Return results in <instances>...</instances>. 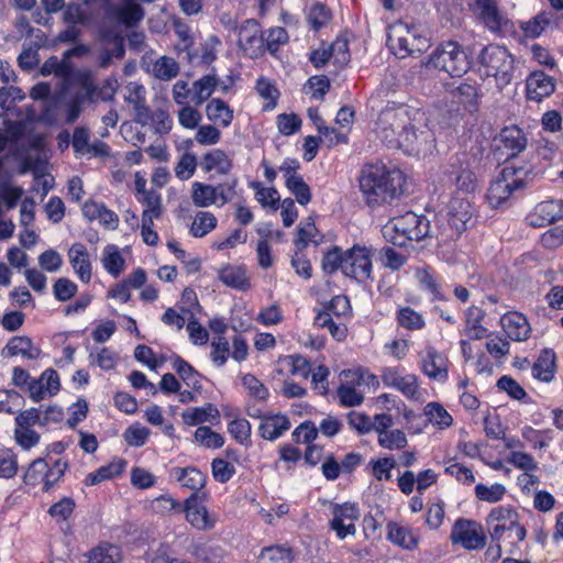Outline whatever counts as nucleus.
<instances>
[{"label":"nucleus","instance_id":"nucleus-1","mask_svg":"<svg viewBox=\"0 0 563 563\" xmlns=\"http://www.w3.org/2000/svg\"><path fill=\"white\" fill-rule=\"evenodd\" d=\"M426 121L420 109L393 103L379 112L374 131L388 147L419 152L431 137Z\"/></svg>","mask_w":563,"mask_h":563},{"label":"nucleus","instance_id":"nucleus-2","mask_svg":"<svg viewBox=\"0 0 563 563\" xmlns=\"http://www.w3.org/2000/svg\"><path fill=\"white\" fill-rule=\"evenodd\" d=\"M405 176L385 165H367L362 169L360 189L371 207L391 202L404 192Z\"/></svg>","mask_w":563,"mask_h":563},{"label":"nucleus","instance_id":"nucleus-3","mask_svg":"<svg viewBox=\"0 0 563 563\" xmlns=\"http://www.w3.org/2000/svg\"><path fill=\"white\" fill-rule=\"evenodd\" d=\"M473 207L468 199L453 197L445 213H440L434 220V239L439 243L455 241L467 229L472 221Z\"/></svg>","mask_w":563,"mask_h":563},{"label":"nucleus","instance_id":"nucleus-4","mask_svg":"<svg viewBox=\"0 0 563 563\" xmlns=\"http://www.w3.org/2000/svg\"><path fill=\"white\" fill-rule=\"evenodd\" d=\"M514 64L515 59L509 51L497 44L483 47L477 56L478 71L485 77H494L500 90L512 80Z\"/></svg>","mask_w":563,"mask_h":563},{"label":"nucleus","instance_id":"nucleus-5","mask_svg":"<svg viewBox=\"0 0 563 563\" xmlns=\"http://www.w3.org/2000/svg\"><path fill=\"white\" fill-rule=\"evenodd\" d=\"M472 62L463 47L454 41L439 45L429 56L428 66L444 71L451 77H462L471 68Z\"/></svg>","mask_w":563,"mask_h":563},{"label":"nucleus","instance_id":"nucleus-6","mask_svg":"<svg viewBox=\"0 0 563 563\" xmlns=\"http://www.w3.org/2000/svg\"><path fill=\"white\" fill-rule=\"evenodd\" d=\"M520 170L512 167H504L499 175L492 180L486 199L492 208H500L507 205L516 190L525 187Z\"/></svg>","mask_w":563,"mask_h":563},{"label":"nucleus","instance_id":"nucleus-7","mask_svg":"<svg viewBox=\"0 0 563 563\" xmlns=\"http://www.w3.org/2000/svg\"><path fill=\"white\" fill-rule=\"evenodd\" d=\"M450 539L453 544L474 551L486 545V534L481 523L475 520L460 518L452 528Z\"/></svg>","mask_w":563,"mask_h":563},{"label":"nucleus","instance_id":"nucleus-8","mask_svg":"<svg viewBox=\"0 0 563 563\" xmlns=\"http://www.w3.org/2000/svg\"><path fill=\"white\" fill-rule=\"evenodd\" d=\"M238 44L251 58H258L265 53L264 32L255 19H247L239 26Z\"/></svg>","mask_w":563,"mask_h":563},{"label":"nucleus","instance_id":"nucleus-9","mask_svg":"<svg viewBox=\"0 0 563 563\" xmlns=\"http://www.w3.org/2000/svg\"><path fill=\"white\" fill-rule=\"evenodd\" d=\"M371 251L365 246L354 245L346 250L343 274L360 283L366 282L372 274Z\"/></svg>","mask_w":563,"mask_h":563},{"label":"nucleus","instance_id":"nucleus-10","mask_svg":"<svg viewBox=\"0 0 563 563\" xmlns=\"http://www.w3.org/2000/svg\"><path fill=\"white\" fill-rule=\"evenodd\" d=\"M332 515L330 528L335 531L338 538L344 539L347 536L355 534V521L360 518V510L355 504H336L333 507Z\"/></svg>","mask_w":563,"mask_h":563},{"label":"nucleus","instance_id":"nucleus-11","mask_svg":"<svg viewBox=\"0 0 563 563\" xmlns=\"http://www.w3.org/2000/svg\"><path fill=\"white\" fill-rule=\"evenodd\" d=\"M494 141L497 150L504 151L507 158L518 156L528 144L526 133L516 124L503 128Z\"/></svg>","mask_w":563,"mask_h":563},{"label":"nucleus","instance_id":"nucleus-12","mask_svg":"<svg viewBox=\"0 0 563 563\" xmlns=\"http://www.w3.org/2000/svg\"><path fill=\"white\" fill-rule=\"evenodd\" d=\"M396 224L406 231L409 241H421L427 238H434V225L424 216H419L412 211L395 216Z\"/></svg>","mask_w":563,"mask_h":563},{"label":"nucleus","instance_id":"nucleus-13","mask_svg":"<svg viewBox=\"0 0 563 563\" xmlns=\"http://www.w3.org/2000/svg\"><path fill=\"white\" fill-rule=\"evenodd\" d=\"M185 512L186 520L200 531L213 529L216 519L209 515L207 507L202 504L198 493H192L184 503L181 512Z\"/></svg>","mask_w":563,"mask_h":563},{"label":"nucleus","instance_id":"nucleus-14","mask_svg":"<svg viewBox=\"0 0 563 563\" xmlns=\"http://www.w3.org/2000/svg\"><path fill=\"white\" fill-rule=\"evenodd\" d=\"M563 218V201L551 199L541 201L534 210L528 214L527 223L532 228L550 225Z\"/></svg>","mask_w":563,"mask_h":563},{"label":"nucleus","instance_id":"nucleus-15","mask_svg":"<svg viewBox=\"0 0 563 563\" xmlns=\"http://www.w3.org/2000/svg\"><path fill=\"white\" fill-rule=\"evenodd\" d=\"M385 386L399 390L407 398H415L418 393V378L415 374L404 375L399 367H385L380 374Z\"/></svg>","mask_w":563,"mask_h":563},{"label":"nucleus","instance_id":"nucleus-16","mask_svg":"<svg viewBox=\"0 0 563 563\" xmlns=\"http://www.w3.org/2000/svg\"><path fill=\"white\" fill-rule=\"evenodd\" d=\"M554 90V79L543 71H533L526 80V91L529 100L540 102L551 96Z\"/></svg>","mask_w":563,"mask_h":563},{"label":"nucleus","instance_id":"nucleus-17","mask_svg":"<svg viewBox=\"0 0 563 563\" xmlns=\"http://www.w3.org/2000/svg\"><path fill=\"white\" fill-rule=\"evenodd\" d=\"M474 11L477 12L478 18L485 26L493 31H500L503 25L507 23V19L499 11L495 0H473Z\"/></svg>","mask_w":563,"mask_h":563},{"label":"nucleus","instance_id":"nucleus-18","mask_svg":"<svg viewBox=\"0 0 563 563\" xmlns=\"http://www.w3.org/2000/svg\"><path fill=\"white\" fill-rule=\"evenodd\" d=\"M408 36H388L389 47L399 58H405L412 54L421 53L428 47V41L423 37H415L407 31Z\"/></svg>","mask_w":563,"mask_h":563},{"label":"nucleus","instance_id":"nucleus-19","mask_svg":"<svg viewBox=\"0 0 563 563\" xmlns=\"http://www.w3.org/2000/svg\"><path fill=\"white\" fill-rule=\"evenodd\" d=\"M422 372L431 379L445 382L449 377L446 357L435 349L428 347L422 358Z\"/></svg>","mask_w":563,"mask_h":563},{"label":"nucleus","instance_id":"nucleus-20","mask_svg":"<svg viewBox=\"0 0 563 563\" xmlns=\"http://www.w3.org/2000/svg\"><path fill=\"white\" fill-rule=\"evenodd\" d=\"M505 333L514 341H525L530 333V324L527 318L517 311L505 313L500 319Z\"/></svg>","mask_w":563,"mask_h":563},{"label":"nucleus","instance_id":"nucleus-21","mask_svg":"<svg viewBox=\"0 0 563 563\" xmlns=\"http://www.w3.org/2000/svg\"><path fill=\"white\" fill-rule=\"evenodd\" d=\"M69 263L78 278L88 284L91 279V263L87 247L81 243H75L68 251Z\"/></svg>","mask_w":563,"mask_h":563},{"label":"nucleus","instance_id":"nucleus-22","mask_svg":"<svg viewBox=\"0 0 563 563\" xmlns=\"http://www.w3.org/2000/svg\"><path fill=\"white\" fill-rule=\"evenodd\" d=\"M515 534L516 541L509 542V549L507 551L511 554L516 552L518 549V543L523 541L527 536V530L523 526H521L518 520H511L508 525L506 523H497L490 531V539L495 543L505 542L506 534Z\"/></svg>","mask_w":563,"mask_h":563},{"label":"nucleus","instance_id":"nucleus-23","mask_svg":"<svg viewBox=\"0 0 563 563\" xmlns=\"http://www.w3.org/2000/svg\"><path fill=\"white\" fill-rule=\"evenodd\" d=\"M290 428L287 416L282 413L264 415L258 427L260 435L268 441H274Z\"/></svg>","mask_w":563,"mask_h":563},{"label":"nucleus","instance_id":"nucleus-24","mask_svg":"<svg viewBox=\"0 0 563 563\" xmlns=\"http://www.w3.org/2000/svg\"><path fill=\"white\" fill-rule=\"evenodd\" d=\"M15 355H22L26 360H36L41 355V350L35 347L26 335L13 336L2 349L1 356L8 358Z\"/></svg>","mask_w":563,"mask_h":563},{"label":"nucleus","instance_id":"nucleus-25","mask_svg":"<svg viewBox=\"0 0 563 563\" xmlns=\"http://www.w3.org/2000/svg\"><path fill=\"white\" fill-rule=\"evenodd\" d=\"M556 355L551 349H543L532 366V376L549 383L554 378Z\"/></svg>","mask_w":563,"mask_h":563},{"label":"nucleus","instance_id":"nucleus-26","mask_svg":"<svg viewBox=\"0 0 563 563\" xmlns=\"http://www.w3.org/2000/svg\"><path fill=\"white\" fill-rule=\"evenodd\" d=\"M103 41L111 42L113 48L103 47L98 54V65L100 68H108L113 58L122 59L125 54L124 40L119 34L104 33Z\"/></svg>","mask_w":563,"mask_h":563},{"label":"nucleus","instance_id":"nucleus-27","mask_svg":"<svg viewBox=\"0 0 563 563\" xmlns=\"http://www.w3.org/2000/svg\"><path fill=\"white\" fill-rule=\"evenodd\" d=\"M218 278L228 287L245 291L251 287L245 268L227 265L219 269Z\"/></svg>","mask_w":563,"mask_h":563},{"label":"nucleus","instance_id":"nucleus-28","mask_svg":"<svg viewBox=\"0 0 563 563\" xmlns=\"http://www.w3.org/2000/svg\"><path fill=\"white\" fill-rule=\"evenodd\" d=\"M206 173L216 170L220 175H227L233 167L228 154L220 148H214L202 156L200 163Z\"/></svg>","mask_w":563,"mask_h":563},{"label":"nucleus","instance_id":"nucleus-29","mask_svg":"<svg viewBox=\"0 0 563 563\" xmlns=\"http://www.w3.org/2000/svg\"><path fill=\"white\" fill-rule=\"evenodd\" d=\"M206 114L210 121L223 128L229 126L233 120V110L219 98H213L208 102Z\"/></svg>","mask_w":563,"mask_h":563},{"label":"nucleus","instance_id":"nucleus-30","mask_svg":"<svg viewBox=\"0 0 563 563\" xmlns=\"http://www.w3.org/2000/svg\"><path fill=\"white\" fill-rule=\"evenodd\" d=\"M294 551L285 544L264 547L257 555L256 563H292Z\"/></svg>","mask_w":563,"mask_h":563},{"label":"nucleus","instance_id":"nucleus-31","mask_svg":"<svg viewBox=\"0 0 563 563\" xmlns=\"http://www.w3.org/2000/svg\"><path fill=\"white\" fill-rule=\"evenodd\" d=\"M125 466L126 462L122 459L113 461L108 465L101 466L97 471L89 473L86 476L85 484L89 486L97 485L106 479L119 476L124 472Z\"/></svg>","mask_w":563,"mask_h":563},{"label":"nucleus","instance_id":"nucleus-32","mask_svg":"<svg viewBox=\"0 0 563 563\" xmlns=\"http://www.w3.org/2000/svg\"><path fill=\"white\" fill-rule=\"evenodd\" d=\"M217 86L218 76L214 73L202 76L192 84L191 101L196 106L202 104L210 98Z\"/></svg>","mask_w":563,"mask_h":563},{"label":"nucleus","instance_id":"nucleus-33","mask_svg":"<svg viewBox=\"0 0 563 563\" xmlns=\"http://www.w3.org/2000/svg\"><path fill=\"white\" fill-rule=\"evenodd\" d=\"M388 539L407 550H412L418 545V538L413 532L406 527L399 526L396 522H389L387 525Z\"/></svg>","mask_w":563,"mask_h":563},{"label":"nucleus","instance_id":"nucleus-34","mask_svg":"<svg viewBox=\"0 0 563 563\" xmlns=\"http://www.w3.org/2000/svg\"><path fill=\"white\" fill-rule=\"evenodd\" d=\"M220 416L218 408L212 404L203 407L187 409L181 413L183 420L188 426H197L206 421L216 420Z\"/></svg>","mask_w":563,"mask_h":563},{"label":"nucleus","instance_id":"nucleus-35","mask_svg":"<svg viewBox=\"0 0 563 563\" xmlns=\"http://www.w3.org/2000/svg\"><path fill=\"white\" fill-rule=\"evenodd\" d=\"M554 14L551 11L543 10L529 21L521 24V30L526 37L536 38L540 36L547 27L553 22Z\"/></svg>","mask_w":563,"mask_h":563},{"label":"nucleus","instance_id":"nucleus-36","mask_svg":"<svg viewBox=\"0 0 563 563\" xmlns=\"http://www.w3.org/2000/svg\"><path fill=\"white\" fill-rule=\"evenodd\" d=\"M104 269L113 277H119L124 271L125 261L114 244H108L101 258Z\"/></svg>","mask_w":563,"mask_h":563},{"label":"nucleus","instance_id":"nucleus-37","mask_svg":"<svg viewBox=\"0 0 563 563\" xmlns=\"http://www.w3.org/2000/svg\"><path fill=\"white\" fill-rule=\"evenodd\" d=\"M216 186L195 181L191 185V200L198 208H207L216 203L217 200Z\"/></svg>","mask_w":563,"mask_h":563},{"label":"nucleus","instance_id":"nucleus-38","mask_svg":"<svg viewBox=\"0 0 563 563\" xmlns=\"http://www.w3.org/2000/svg\"><path fill=\"white\" fill-rule=\"evenodd\" d=\"M485 312L475 306L470 307L465 313L466 334L472 340H479L486 335V329L482 325Z\"/></svg>","mask_w":563,"mask_h":563},{"label":"nucleus","instance_id":"nucleus-39","mask_svg":"<svg viewBox=\"0 0 563 563\" xmlns=\"http://www.w3.org/2000/svg\"><path fill=\"white\" fill-rule=\"evenodd\" d=\"M450 177V181L456 187V189L464 192H474L477 188V177L470 169L444 172Z\"/></svg>","mask_w":563,"mask_h":563},{"label":"nucleus","instance_id":"nucleus-40","mask_svg":"<svg viewBox=\"0 0 563 563\" xmlns=\"http://www.w3.org/2000/svg\"><path fill=\"white\" fill-rule=\"evenodd\" d=\"M146 563H191L175 556L174 550L167 543H161L156 548H150L145 553Z\"/></svg>","mask_w":563,"mask_h":563},{"label":"nucleus","instance_id":"nucleus-41","mask_svg":"<svg viewBox=\"0 0 563 563\" xmlns=\"http://www.w3.org/2000/svg\"><path fill=\"white\" fill-rule=\"evenodd\" d=\"M218 220L209 211H199L190 227V234L194 238H203L217 228Z\"/></svg>","mask_w":563,"mask_h":563},{"label":"nucleus","instance_id":"nucleus-42","mask_svg":"<svg viewBox=\"0 0 563 563\" xmlns=\"http://www.w3.org/2000/svg\"><path fill=\"white\" fill-rule=\"evenodd\" d=\"M318 234V229L314 224V220L312 217H308L305 222L300 223L297 228V238L294 243L296 249L299 252H303V250L308 246L309 241L313 242V238ZM316 244L319 242L314 241Z\"/></svg>","mask_w":563,"mask_h":563},{"label":"nucleus","instance_id":"nucleus-43","mask_svg":"<svg viewBox=\"0 0 563 563\" xmlns=\"http://www.w3.org/2000/svg\"><path fill=\"white\" fill-rule=\"evenodd\" d=\"M117 15L125 26H134L144 18V10L140 4L128 0L125 5L118 9Z\"/></svg>","mask_w":563,"mask_h":563},{"label":"nucleus","instance_id":"nucleus-44","mask_svg":"<svg viewBox=\"0 0 563 563\" xmlns=\"http://www.w3.org/2000/svg\"><path fill=\"white\" fill-rule=\"evenodd\" d=\"M382 233L384 239L399 247L406 246L409 238L406 231L400 225L396 224V218L391 217L388 222L383 227Z\"/></svg>","mask_w":563,"mask_h":563},{"label":"nucleus","instance_id":"nucleus-45","mask_svg":"<svg viewBox=\"0 0 563 563\" xmlns=\"http://www.w3.org/2000/svg\"><path fill=\"white\" fill-rule=\"evenodd\" d=\"M424 415L431 423L440 429L448 428L453 422L452 416L438 402H429L424 407Z\"/></svg>","mask_w":563,"mask_h":563},{"label":"nucleus","instance_id":"nucleus-46","mask_svg":"<svg viewBox=\"0 0 563 563\" xmlns=\"http://www.w3.org/2000/svg\"><path fill=\"white\" fill-rule=\"evenodd\" d=\"M89 561L91 563H120V550L111 544L97 547L90 551Z\"/></svg>","mask_w":563,"mask_h":563},{"label":"nucleus","instance_id":"nucleus-47","mask_svg":"<svg viewBox=\"0 0 563 563\" xmlns=\"http://www.w3.org/2000/svg\"><path fill=\"white\" fill-rule=\"evenodd\" d=\"M506 492V487L498 483L493 484L492 486H487L481 483L477 484L474 489L477 499L490 504L500 501L504 498Z\"/></svg>","mask_w":563,"mask_h":563},{"label":"nucleus","instance_id":"nucleus-48","mask_svg":"<svg viewBox=\"0 0 563 563\" xmlns=\"http://www.w3.org/2000/svg\"><path fill=\"white\" fill-rule=\"evenodd\" d=\"M179 67L172 57L162 56L153 65V74L162 80H169L178 75Z\"/></svg>","mask_w":563,"mask_h":563},{"label":"nucleus","instance_id":"nucleus-49","mask_svg":"<svg viewBox=\"0 0 563 563\" xmlns=\"http://www.w3.org/2000/svg\"><path fill=\"white\" fill-rule=\"evenodd\" d=\"M398 324L408 330H421L426 323L420 313L410 307L400 308L397 312Z\"/></svg>","mask_w":563,"mask_h":563},{"label":"nucleus","instance_id":"nucleus-50","mask_svg":"<svg viewBox=\"0 0 563 563\" xmlns=\"http://www.w3.org/2000/svg\"><path fill=\"white\" fill-rule=\"evenodd\" d=\"M287 189L295 196L297 202L306 206L311 201V190L308 184L303 180L302 176L298 178H290L285 181Z\"/></svg>","mask_w":563,"mask_h":563},{"label":"nucleus","instance_id":"nucleus-51","mask_svg":"<svg viewBox=\"0 0 563 563\" xmlns=\"http://www.w3.org/2000/svg\"><path fill=\"white\" fill-rule=\"evenodd\" d=\"M408 443L404 431L395 429L387 432H380L378 435V444L388 450L404 449Z\"/></svg>","mask_w":563,"mask_h":563},{"label":"nucleus","instance_id":"nucleus-52","mask_svg":"<svg viewBox=\"0 0 563 563\" xmlns=\"http://www.w3.org/2000/svg\"><path fill=\"white\" fill-rule=\"evenodd\" d=\"M70 65L64 58L60 60L57 56H51L41 67V75L49 76L52 74L57 77L66 78L70 74Z\"/></svg>","mask_w":563,"mask_h":563},{"label":"nucleus","instance_id":"nucleus-53","mask_svg":"<svg viewBox=\"0 0 563 563\" xmlns=\"http://www.w3.org/2000/svg\"><path fill=\"white\" fill-rule=\"evenodd\" d=\"M173 368L188 386L196 387L198 385V372L183 357L176 355L173 358Z\"/></svg>","mask_w":563,"mask_h":563},{"label":"nucleus","instance_id":"nucleus-54","mask_svg":"<svg viewBox=\"0 0 563 563\" xmlns=\"http://www.w3.org/2000/svg\"><path fill=\"white\" fill-rule=\"evenodd\" d=\"M346 251L342 252L340 247L334 246L332 250L324 254L322 260V268L325 273L329 274L336 272L339 268L343 272Z\"/></svg>","mask_w":563,"mask_h":563},{"label":"nucleus","instance_id":"nucleus-55","mask_svg":"<svg viewBox=\"0 0 563 563\" xmlns=\"http://www.w3.org/2000/svg\"><path fill=\"white\" fill-rule=\"evenodd\" d=\"M47 471V462L38 457L34 460L24 473L23 481L26 485H36L40 482L45 483V473Z\"/></svg>","mask_w":563,"mask_h":563},{"label":"nucleus","instance_id":"nucleus-56","mask_svg":"<svg viewBox=\"0 0 563 563\" xmlns=\"http://www.w3.org/2000/svg\"><path fill=\"white\" fill-rule=\"evenodd\" d=\"M242 385L249 390L250 396L260 401H266L269 397L268 388L252 374L242 376Z\"/></svg>","mask_w":563,"mask_h":563},{"label":"nucleus","instance_id":"nucleus-57","mask_svg":"<svg viewBox=\"0 0 563 563\" xmlns=\"http://www.w3.org/2000/svg\"><path fill=\"white\" fill-rule=\"evenodd\" d=\"M331 82L330 79L324 76H311L303 86V91L307 93V89L309 88L311 92V97L316 100H323L325 93L330 90Z\"/></svg>","mask_w":563,"mask_h":563},{"label":"nucleus","instance_id":"nucleus-58","mask_svg":"<svg viewBox=\"0 0 563 563\" xmlns=\"http://www.w3.org/2000/svg\"><path fill=\"white\" fill-rule=\"evenodd\" d=\"M252 188L256 190L255 197L263 207H271L274 210L279 208V194L275 188H264L260 183H253Z\"/></svg>","mask_w":563,"mask_h":563},{"label":"nucleus","instance_id":"nucleus-59","mask_svg":"<svg viewBox=\"0 0 563 563\" xmlns=\"http://www.w3.org/2000/svg\"><path fill=\"white\" fill-rule=\"evenodd\" d=\"M195 440L201 445L212 449L221 448L224 444L223 437L209 427H198L195 431Z\"/></svg>","mask_w":563,"mask_h":563},{"label":"nucleus","instance_id":"nucleus-60","mask_svg":"<svg viewBox=\"0 0 563 563\" xmlns=\"http://www.w3.org/2000/svg\"><path fill=\"white\" fill-rule=\"evenodd\" d=\"M151 434L150 429L139 423L130 426L123 433L125 442L130 446L140 448L145 444Z\"/></svg>","mask_w":563,"mask_h":563},{"label":"nucleus","instance_id":"nucleus-61","mask_svg":"<svg viewBox=\"0 0 563 563\" xmlns=\"http://www.w3.org/2000/svg\"><path fill=\"white\" fill-rule=\"evenodd\" d=\"M197 168V157L192 153H184L179 158L176 167L175 174L180 180L189 179L196 172Z\"/></svg>","mask_w":563,"mask_h":563},{"label":"nucleus","instance_id":"nucleus-62","mask_svg":"<svg viewBox=\"0 0 563 563\" xmlns=\"http://www.w3.org/2000/svg\"><path fill=\"white\" fill-rule=\"evenodd\" d=\"M288 41V34L284 27H272L264 33L265 51L271 54H275L280 44H285Z\"/></svg>","mask_w":563,"mask_h":563},{"label":"nucleus","instance_id":"nucleus-63","mask_svg":"<svg viewBox=\"0 0 563 563\" xmlns=\"http://www.w3.org/2000/svg\"><path fill=\"white\" fill-rule=\"evenodd\" d=\"M211 471L214 479L222 484L229 482L235 474L234 465L223 459H214L211 463Z\"/></svg>","mask_w":563,"mask_h":563},{"label":"nucleus","instance_id":"nucleus-64","mask_svg":"<svg viewBox=\"0 0 563 563\" xmlns=\"http://www.w3.org/2000/svg\"><path fill=\"white\" fill-rule=\"evenodd\" d=\"M318 437V428L310 420L301 422L292 432V438L298 443L311 444Z\"/></svg>","mask_w":563,"mask_h":563}]
</instances>
